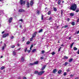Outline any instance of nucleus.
Segmentation results:
<instances>
[{
  "label": "nucleus",
  "instance_id": "obj_1",
  "mask_svg": "<svg viewBox=\"0 0 79 79\" xmlns=\"http://www.w3.org/2000/svg\"><path fill=\"white\" fill-rule=\"evenodd\" d=\"M76 8H77V5L75 3L72 4L70 8V10L73 11H76Z\"/></svg>",
  "mask_w": 79,
  "mask_h": 79
},
{
  "label": "nucleus",
  "instance_id": "obj_2",
  "mask_svg": "<svg viewBox=\"0 0 79 79\" xmlns=\"http://www.w3.org/2000/svg\"><path fill=\"white\" fill-rule=\"evenodd\" d=\"M45 71H41L40 72H39L38 71H35L34 72V73L35 74H38V75H39L40 76L42 75L43 73H44Z\"/></svg>",
  "mask_w": 79,
  "mask_h": 79
},
{
  "label": "nucleus",
  "instance_id": "obj_3",
  "mask_svg": "<svg viewBox=\"0 0 79 79\" xmlns=\"http://www.w3.org/2000/svg\"><path fill=\"white\" fill-rule=\"evenodd\" d=\"M19 3L21 5H25L26 4V1L23 0H20Z\"/></svg>",
  "mask_w": 79,
  "mask_h": 79
},
{
  "label": "nucleus",
  "instance_id": "obj_4",
  "mask_svg": "<svg viewBox=\"0 0 79 79\" xmlns=\"http://www.w3.org/2000/svg\"><path fill=\"white\" fill-rule=\"evenodd\" d=\"M9 35H10L9 33H6L5 34L2 35V37L3 38H5V37H8L9 36Z\"/></svg>",
  "mask_w": 79,
  "mask_h": 79
},
{
  "label": "nucleus",
  "instance_id": "obj_5",
  "mask_svg": "<svg viewBox=\"0 0 79 79\" xmlns=\"http://www.w3.org/2000/svg\"><path fill=\"white\" fill-rule=\"evenodd\" d=\"M34 4V1L32 0H31L30 3V5L31 6H32V5Z\"/></svg>",
  "mask_w": 79,
  "mask_h": 79
},
{
  "label": "nucleus",
  "instance_id": "obj_6",
  "mask_svg": "<svg viewBox=\"0 0 79 79\" xmlns=\"http://www.w3.org/2000/svg\"><path fill=\"white\" fill-rule=\"evenodd\" d=\"M37 34V32H34V33L32 34V37L34 38L35 37V35H36Z\"/></svg>",
  "mask_w": 79,
  "mask_h": 79
},
{
  "label": "nucleus",
  "instance_id": "obj_7",
  "mask_svg": "<svg viewBox=\"0 0 79 79\" xmlns=\"http://www.w3.org/2000/svg\"><path fill=\"white\" fill-rule=\"evenodd\" d=\"M13 19V18L10 17L9 20H8V22L9 23H11V21H12V20Z\"/></svg>",
  "mask_w": 79,
  "mask_h": 79
},
{
  "label": "nucleus",
  "instance_id": "obj_8",
  "mask_svg": "<svg viewBox=\"0 0 79 79\" xmlns=\"http://www.w3.org/2000/svg\"><path fill=\"white\" fill-rule=\"evenodd\" d=\"M57 71L58 70H57L56 69H54L53 70V71H52V73H53V74H55V73H56Z\"/></svg>",
  "mask_w": 79,
  "mask_h": 79
},
{
  "label": "nucleus",
  "instance_id": "obj_9",
  "mask_svg": "<svg viewBox=\"0 0 79 79\" xmlns=\"http://www.w3.org/2000/svg\"><path fill=\"white\" fill-rule=\"evenodd\" d=\"M25 10L22 9H20L19 10V12H24Z\"/></svg>",
  "mask_w": 79,
  "mask_h": 79
},
{
  "label": "nucleus",
  "instance_id": "obj_10",
  "mask_svg": "<svg viewBox=\"0 0 79 79\" xmlns=\"http://www.w3.org/2000/svg\"><path fill=\"white\" fill-rule=\"evenodd\" d=\"M47 66V65H45L42 68V69H41V71H44V69L45 68V67Z\"/></svg>",
  "mask_w": 79,
  "mask_h": 79
},
{
  "label": "nucleus",
  "instance_id": "obj_11",
  "mask_svg": "<svg viewBox=\"0 0 79 79\" xmlns=\"http://www.w3.org/2000/svg\"><path fill=\"white\" fill-rule=\"evenodd\" d=\"M25 60V59H24V57H22L21 59V61H22V62H24V61Z\"/></svg>",
  "mask_w": 79,
  "mask_h": 79
},
{
  "label": "nucleus",
  "instance_id": "obj_12",
  "mask_svg": "<svg viewBox=\"0 0 79 79\" xmlns=\"http://www.w3.org/2000/svg\"><path fill=\"white\" fill-rule=\"evenodd\" d=\"M43 31H44V29H41L38 31V33H40V32H43Z\"/></svg>",
  "mask_w": 79,
  "mask_h": 79
},
{
  "label": "nucleus",
  "instance_id": "obj_13",
  "mask_svg": "<svg viewBox=\"0 0 79 79\" xmlns=\"http://www.w3.org/2000/svg\"><path fill=\"white\" fill-rule=\"evenodd\" d=\"M27 8H29V3L28 2L27 4Z\"/></svg>",
  "mask_w": 79,
  "mask_h": 79
},
{
  "label": "nucleus",
  "instance_id": "obj_14",
  "mask_svg": "<svg viewBox=\"0 0 79 79\" xmlns=\"http://www.w3.org/2000/svg\"><path fill=\"white\" fill-rule=\"evenodd\" d=\"M62 72V70H59L57 72L58 74H61V73Z\"/></svg>",
  "mask_w": 79,
  "mask_h": 79
},
{
  "label": "nucleus",
  "instance_id": "obj_15",
  "mask_svg": "<svg viewBox=\"0 0 79 79\" xmlns=\"http://www.w3.org/2000/svg\"><path fill=\"white\" fill-rule=\"evenodd\" d=\"M38 63H39V61H36L34 62V64H38Z\"/></svg>",
  "mask_w": 79,
  "mask_h": 79
},
{
  "label": "nucleus",
  "instance_id": "obj_16",
  "mask_svg": "<svg viewBox=\"0 0 79 79\" xmlns=\"http://www.w3.org/2000/svg\"><path fill=\"white\" fill-rule=\"evenodd\" d=\"M74 14L73 13H71L70 14V16H73Z\"/></svg>",
  "mask_w": 79,
  "mask_h": 79
},
{
  "label": "nucleus",
  "instance_id": "obj_17",
  "mask_svg": "<svg viewBox=\"0 0 79 79\" xmlns=\"http://www.w3.org/2000/svg\"><path fill=\"white\" fill-rule=\"evenodd\" d=\"M5 67L4 66H2V67L0 69H1V70H3V69H5Z\"/></svg>",
  "mask_w": 79,
  "mask_h": 79
},
{
  "label": "nucleus",
  "instance_id": "obj_18",
  "mask_svg": "<svg viewBox=\"0 0 79 79\" xmlns=\"http://www.w3.org/2000/svg\"><path fill=\"white\" fill-rule=\"evenodd\" d=\"M53 10L54 11H57V9L55 7H53Z\"/></svg>",
  "mask_w": 79,
  "mask_h": 79
},
{
  "label": "nucleus",
  "instance_id": "obj_19",
  "mask_svg": "<svg viewBox=\"0 0 79 79\" xmlns=\"http://www.w3.org/2000/svg\"><path fill=\"white\" fill-rule=\"evenodd\" d=\"M64 59H68V57L64 56Z\"/></svg>",
  "mask_w": 79,
  "mask_h": 79
},
{
  "label": "nucleus",
  "instance_id": "obj_20",
  "mask_svg": "<svg viewBox=\"0 0 79 79\" xmlns=\"http://www.w3.org/2000/svg\"><path fill=\"white\" fill-rule=\"evenodd\" d=\"M30 43H31V42H30V41H27L26 43V44L27 45H29V44H30Z\"/></svg>",
  "mask_w": 79,
  "mask_h": 79
},
{
  "label": "nucleus",
  "instance_id": "obj_21",
  "mask_svg": "<svg viewBox=\"0 0 79 79\" xmlns=\"http://www.w3.org/2000/svg\"><path fill=\"white\" fill-rule=\"evenodd\" d=\"M13 55H16V52L15 51H13L12 52Z\"/></svg>",
  "mask_w": 79,
  "mask_h": 79
},
{
  "label": "nucleus",
  "instance_id": "obj_22",
  "mask_svg": "<svg viewBox=\"0 0 79 79\" xmlns=\"http://www.w3.org/2000/svg\"><path fill=\"white\" fill-rule=\"evenodd\" d=\"M61 3V1L60 0H58V5H60Z\"/></svg>",
  "mask_w": 79,
  "mask_h": 79
},
{
  "label": "nucleus",
  "instance_id": "obj_23",
  "mask_svg": "<svg viewBox=\"0 0 79 79\" xmlns=\"http://www.w3.org/2000/svg\"><path fill=\"white\" fill-rule=\"evenodd\" d=\"M73 58L70 59L69 60V62H71V61H73Z\"/></svg>",
  "mask_w": 79,
  "mask_h": 79
},
{
  "label": "nucleus",
  "instance_id": "obj_24",
  "mask_svg": "<svg viewBox=\"0 0 79 79\" xmlns=\"http://www.w3.org/2000/svg\"><path fill=\"white\" fill-rule=\"evenodd\" d=\"M36 51V49H33L32 51V52L34 53Z\"/></svg>",
  "mask_w": 79,
  "mask_h": 79
},
{
  "label": "nucleus",
  "instance_id": "obj_25",
  "mask_svg": "<svg viewBox=\"0 0 79 79\" xmlns=\"http://www.w3.org/2000/svg\"><path fill=\"white\" fill-rule=\"evenodd\" d=\"M34 63H30L29 64V66H32V65H34Z\"/></svg>",
  "mask_w": 79,
  "mask_h": 79
},
{
  "label": "nucleus",
  "instance_id": "obj_26",
  "mask_svg": "<svg viewBox=\"0 0 79 79\" xmlns=\"http://www.w3.org/2000/svg\"><path fill=\"white\" fill-rule=\"evenodd\" d=\"M48 15H50L51 14V11H49L48 12Z\"/></svg>",
  "mask_w": 79,
  "mask_h": 79
},
{
  "label": "nucleus",
  "instance_id": "obj_27",
  "mask_svg": "<svg viewBox=\"0 0 79 79\" xmlns=\"http://www.w3.org/2000/svg\"><path fill=\"white\" fill-rule=\"evenodd\" d=\"M73 50H77V48H76V47H74L73 48Z\"/></svg>",
  "mask_w": 79,
  "mask_h": 79
},
{
  "label": "nucleus",
  "instance_id": "obj_28",
  "mask_svg": "<svg viewBox=\"0 0 79 79\" xmlns=\"http://www.w3.org/2000/svg\"><path fill=\"white\" fill-rule=\"evenodd\" d=\"M68 27V25H65L63 27L64 28V29H65V28H66V27Z\"/></svg>",
  "mask_w": 79,
  "mask_h": 79
},
{
  "label": "nucleus",
  "instance_id": "obj_29",
  "mask_svg": "<svg viewBox=\"0 0 79 79\" xmlns=\"http://www.w3.org/2000/svg\"><path fill=\"white\" fill-rule=\"evenodd\" d=\"M33 38H34V37H33L32 36V37L30 39V41H32V40H33Z\"/></svg>",
  "mask_w": 79,
  "mask_h": 79
},
{
  "label": "nucleus",
  "instance_id": "obj_30",
  "mask_svg": "<svg viewBox=\"0 0 79 79\" xmlns=\"http://www.w3.org/2000/svg\"><path fill=\"white\" fill-rule=\"evenodd\" d=\"M2 50H5V46H3L2 47Z\"/></svg>",
  "mask_w": 79,
  "mask_h": 79
},
{
  "label": "nucleus",
  "instance_id": "obj_31",
  "mask_svg": "<svg viewBox=\"0 0 79 79\" xmlns=\"http://www.w3.org/2000/svg\"><path fill=\"white\" fill-rule=\"evenodd\" d=\"M73 45H74V43H73L72 44L70 45V48H72V47H73Z\"/></svg>",
  "mask_w": 79,
  "mask_h": 79
},
{
  "label": "nucleus",
  "instance_id": "obj_32",
  "mask_svg": "<svg viewBox=\"0 0 79 79\" xmlns=\"http://www.w3.org/2000/svg\"><path fill=\"white\" fill-rule=\"evenodd\" d=\"M10 48H15V46L14 45H12V47H10Z\"/></svg>",
  "mask_w": 79,
  "mask_h": 79
},
{
  "label": "nucleus",
  "instance_id": "obj_33",
  "mask_svg": "<svg viewBox=\"0 0 79 79\" xmlns=\"http://www.w3.org/2000/svg\"><path fill=\"white\" fill-rule=\"evenodd\" d=\"M71 24L72 25V26H74V25H75L74 22H73Z\"/></svg>",
  "mask_w": 79,
  "mask_h": 79
},
{
  "label": "nucleus",
  "instance_id": "obj_34",
  "mask_svg": "<svg viewBox=\"0 0 79 79\" xmlns=\"http://www.w3.org/2000/svg\"><path fill=\"white\" fill-rule=\"evenodd\" d=\"M63 10H61V16L63 15Z\"/></svg>",
  "mask_w": 79,
  "mask_h": 79
},
{
  "label": "nucleus",
  "instance_id": "obj_35",
  "mask_svg": "<svg viewBox=\"0 0 79 79\" xmlns=\"http://www.w3.org/2000/svg\"><path fill=\"white\" fill-rule=\"evenodd\" d=\"M41 20H43L44 19V15H41Z\"/></svg>",
  "mask_w": 79,
  "mask_h": 79
},
{
  "label": "nucleus",
  "instance_id": "obj_36",
  "mask_svg": "<svg viewBox=\"0 0 79 79\" xmlns=\"http://www.w3.org/2000/svg\"><path fill=\"white\" fill-rule=\"evenodd\" d=\"M74 75L71 74L70 76V77H74Z\"/></svg>",
  "mask_w": 79,
  "mask_h": 79
},
{
  "label": "nucleus",
  "instance_id": "obj_37",
  "mask_svg": "<svg viewBox=\"0 0 79 79\" xmlns=\"http://www.w3.org/2000/svg\"><path fill=\"white\" fill-rule=\"evenodd\" d=\"M79 11V9H77L76 10L75 12L76 13H78Z\"/></svg>",
  "mask_w": 79,
  "mask_h": 79
},
{
  "label": "nucleus",
  "instance_id": "obj_38",
  "mask_svg": "<svg viewBox=\"0 0 79 79\" xmlns=\"http://www.w3.org/2000/svg\"><path fill=\"white\" fill-rule=\"evenodd\" d=\"M41 53L42 54H44V53H45V51L43 50L41 51Z\"/></svg>",
  "mask_w": 79,
  "mask_h": 79
},
{
  "label": "nucleus",
  "instance_id": "obj_39",
  "mask_svg": "<svg viewBox=\"0 0 79 79\" xmlns=\"http://www.w3.org/2000/svg\"><path fill=\"white\" fill-rule=\"evenodd\" d=\"M68 64V62H65L64 63L65 66H66V65H67V64Z\"/></svg>",
  "mask_w": 79,
  "mask_h": 79
},
{
  "label": "nucleus",
  "instance_id": "obj_40",
  "mask_svg": "<svg viewBox=\"0 0 79 79\" xmlns=\"http://www.w3.org/2000/svg\"><path fill=\"white\" fill-rule=\"evenodd\" d=\"M66 72H64V74H63V75L64 76H66Z\"/></svg>",
  "mask_w": 79,
  "mask_h": 79
},
{
  "label": "nucleus",
  "instance_id": "obj_41",
  "mask_svg": "<svg viewBox=\"0 0 79 79\" xmlns=\"http://www.w3.org/2000/svg\"><path fill=\"white\" fill-rule=\"evenodd\" d=\"M37 14H38V15H40V12H39V10H37Z\"/></svg>",
  "mask_w": 79,
  "mask_h": 79
},
{
  "label": "nucleus",
  "instance_id": "obj_42",
  "mask_svg": "<svg viewBox=\"0 0 79 79\" xmlns=\"http://www.w3.org/2000/svg\"><path fill=\"white\" fill-rule=\"evenodd\" d=\"M51 54L52 55H54L55 54V52H53Z\"/></svg>",
  "mask_w": 79,
  "mask_h": 79
},
{
  "label": "nucleus",
  "instance_id": "obj_43",
  "mask_svg": "<svg viewBox=\"0 0 79 79\" xmlns=\"http://www.w3.org/2000/svg\"><path fill=\"white\" fill-rule=\"evenodd\" d=\"M27 52H28V53H30V52H31L30 50H27Z\"/></svg>",
  "mask_w": 79,
  "mask_h": 79
},
{
  "label": "nucleus",
  "instance_id": "obj_44",
  "mask_svg": "<svg viewBox=\"0 0 79 79\" xmlns=\"http://www.w3.org/2000/svg\"><path fill=\"white\" fill-rule=\"evenodd\" d=\"M51 19H52V17H50V18L48 19V20H49V21L51 20Z\"/></svg>",
  "mask_w": 79,
  "mask_h": 79
},
{
  "label": "nucleus",
  "instance_id": "obj_45",
  "mask_svg": "<svg viewBox=\"0 0 79 79\" xmlns=\"http://www.w3.org/2000/svg\"><path fill=\"white\" fill-rule=\"evenodd\" d=\"M27 48H25V50L24 51L25 52H27Z\"/></svg>",
  "mask_w": 79,
  "mask_h": 79
},
{
  "label": "nucleus",
  "instance_id": "obj_46",
  "mask_svg": "<svg viewBox=\"0 0 79 79\" xmlns=\"http://www.w3.org/2000/svg\"><path fill=\"white\" fill-rule=\"evenodd\" d=\"M61 47H60V48L58 49V52H60L61 50Z\"/></svg>",
  "mask_w": 79,
  "mask_h": 79
},
{
  "label": "nucleus",
  "instance_id": "obj_47",
  "mask_svg": "<svg viewBox=\"0 0 79 79\" xmlns=\"http://www.w3.org/2000/svg\"><path fill=\"white\" fill-rule=\"evenodd\" d=\"M34 47V45H33V44H32L30 46V47H31L32 48V47Z\"/></svg>",
  "mask_w": 79,
  "mask_h": 79
},
{
  "label": "nucleus",
  "instance_id": "obj_48",
  "mask_svg": "<svg viewBox=\"0 0 79 79\" xmlns=\"http://www.w3.org/2000/svg\"><path fill=\"white\" fill-rule=\"evenodd\" d=\"M23 19H20L19 20V21H21L22 22H23Z\"/></svg>",
  "mask_w": 79,
  "mask_h": 79
},
{
  "label": "nucleus",
  "instance_id": "obj_49",
  "mask_svg": "<svg viewBox=\"0 0 79 79\" xmlns=\"http://www.w3.org/2000/svg\"><path fill=\"white\" fill-rule=\"evenodd\" d=\"M77 23H79V18L77 19Z\"/></svg>",
  "mask_w": 79,
  "mask_h": 79
},
{
  "label": "nucleus",
  "instance_id": "obj_50",
  "mask_svg": "<svg viewBox=\"0 0 79 79\" xmlns=\"http://www.w3.org/2000/svg\"><path fill=\"white\" fill-rule=\"evenodd\" d=\"M23 79H27V78H26V77H23Z\"/></svg>",
  "mask_w": 79,
  "mask_h": 79
},
{
  "label": "nucleus",
  "instance_id": "obj_51",
  "mask_svg": "<svg viewBox=\"0 0 79 79\" xmlns=\"http://www.w3.org/2000/svg\"><path fill=\"white\" fill-rule=\"evenodd\" d=\"M21 49V48H19L18 49H17V50H18V51H19V50H20Z\"/></svg>",
  "mask_w": 79,
  "mask_h": 79
},
{
  "label": "nucleus",
  "instance_id": "obj_52",
  "mask_svg": "<svg viewBox=\"0 0 79 79\" xmlns=\"http://www.w3.org/2000/svg\"><path fill=\"white\" fill-rule=\"evenodd\" d=\"M67 72H69V69H68L67 70Z\"/></svg>",
  "mask_w": 79,
  "mask_h": 79
},
{
  "label": "nucleus",
  "instance_id": "obj_53",
  "mask_svg": "<svg viewBox=\"0 0 79 79\" xmlns=\"http://www.w3.org/2000/svg\"><path fill=\"white\" fill-rule=\"evenodd\" d=\"M41 59H42V60H43V59H44V57L43 56H42V57H41L40 58Z\"/></svg>",
  "mask_w": 79,
  "mask_h": 79
},
{
  "label": "nucleus",
  "instance_id": "obj_54",
  "mask_svg": "<svg viewBox=\"0 0 79 79\" xmlns=\"http://www.w3.org/2000/svg\"><path fill=\"white\" fill-rule=\"evenodd\" d=\"M4 45L5 47H6V44H4Z\"/></svg>",
  "mask_w": 79,
  "mask_h": 79
},
{
  "label": "nucleus",
  "instance_id": "obj_55",
  "mask_svg": "<svg viewBox=\"0 0 79 79\" xmlns=\"http://www.w3.org/2000/svg\"><path fill=\"white\" fill-rule=\"evenodd\" d=\"M69 21V18H68L67 19V21Z\"/></svg>",
  "mask_w": 79,
  "mask_h": 79
},
{
  "label": "nucleus",
  "instance_id": "obj_56",
  "mask_svg": "<svg viewBox=\"0 0 79 79\" xmlns=\"http://www.w3.org/2000/svg\"><path fill=\"white\" fill-rule=\"evenodd\" d=\"M77 54H79V50H78V51L77 52Z\"/></svg>",
  "mask_w": 79,
  "mask_h": 79
},
{
  "label": "nucleus",
  "instance_id": "obj_57",
  "mask_svg": "<svg viewBox=\"0 0 79 79\" xmlns=\"http://www.w3.org/2000/svg\"><path fill=\"white\" fill-rule=\"evenodd\" d=\"M13 38H14V36H12L11 37V39H13Z\"/></svg>",
  "mask_w": 79,
  "mask_h": 79
},
{
  "label": "nucleus",
  "instance_id": "obj_58",
  "mask_svg": "<svg viewBox=\"0 0 79 79\" xmlns=\"http://www.w3.org/2000/svg\"><path fill=\"white\" fill-rule=\"evenodd\" d=\"M69 40H71V37H70L69 38Z\"/></svg>",
  "mask_w": 79,
  "mask_h": 79
},
{
  "label": "nucleus",
  "instance_id": "obj_59",
  "mask_svg": "<svg viewBox=\"0 0 79 79\" xmlns=\"http://www.w3.org/2000/svg\"><path fill=\"white\" fill-rule=\"evenodd\" d=\"M4 32H5V31H3L2 32V34H3V33H4Z\"/></svg>",
  "mask_w": 79,
  "mask_h": 79
},
{
  "label": "nucleus",
  "instance_id": "obj_60",
  "mask_svg": "<svg viewBox=\"0 0 79 79\" xmlns=\"http://www.w3.org/2000/svg\"><path fill=\"white\" fill-rule=\"evenodd\" d=\"M30 49L31 50H32V48H31V47H30Z\"/></svg>",
  "mask_w": 79,
  "mask_h": 79
},
{
  "label": "nucleus",
  "instance_id": "obj_61",
  "mask_svg": "<svg viewBox=\"0 0 79 79\" xmlns=\"http://www.w3.org/2000/svg\"><path fill=\"white\" fill-rule=\"evenodd\" d=\"M79 30L78 31V32H77V34H79Z\"/></svg>",
  "mask_w": 79,
  "mask_h": 79
},
{
  "label": "nucleus",
  "instance_id": "obj_62",
  "mask_svg": "<svg viewBox=\"0 0 79 79\" xmlns=\"http://www.w3.org/2000/svg\"><path fill=\"white\" fill-rule=\"evenodd\" d=\"M22 27V25H20L19 26V27Z\"/></svg>",
  "mask_w": 79,
  "mask_h": 79
},
{
  "label": "nucleus",
  "instance_id": "obj_63",
  "mask_svg": "<svg viewBox=\"0 0 79 79\" xmlns=\"http://www.w3.org/2000/svg\"><path fill=\"white\" fill-rule=\"evenodd\" d=\"M17 45H18V46L19 47V44H17Z\"/></svg>",
  "mask_w": 79,
  "mask_h": 79
},
{
  "label": "nucleus",
  "instance_id": "obj_64",
  "mask_svg": "<svg viewBox=\"0 0 79 79\" xmlns=\"http://www.w3.org/2000/svg\"><path fill=\"white\" fill-rule=\"evenodd\" d=\"M18 79H21V78L20 77H19L18 78Z\"/></svg>",
  "mask_w": 79,
  "mask_h": 79
}]
</instances>
